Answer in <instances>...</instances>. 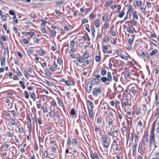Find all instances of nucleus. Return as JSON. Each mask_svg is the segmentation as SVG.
<instances>
[{"mask_svg":"<svg viewBox=\"0 0 159 159\" xmlns=\"http://www.w3.org/2000/svg\"><path fill=\"white\" fill-rule=\"evenodd\" d=\"M112 80V77L111 73L110 72H107V77H102L101 78V80L102 82L105 83L107 85H109V83L107 82H111Z\"/></svg>","mask_w":159,"mask_h":159,"instance_id":"1","label":"nucleus"},{"mask_svg":"<svg viewBox=\"0 0 159 159\" xmlns=\"http://www.w3.org/2000/svg\"><path fill=\"white\" fill-rule=\"evenodd\" d=\"M102 91V89L101 87L94 88L92 92V94L94 97H96L98 94L101 93Z\"/></svg>","mask_w":159,"mask_h":159,"instance_id":"2","label":"nucleus"},{"mask_svg":"<svg viewBox=\"0 0 159 159\" xmlns=\"http://www.w3.org/2000/svg\"><path fill=\"white\" fill-rule=\"evenodd\" d=\"M101 79L94 78L91 80L89 81V82L92 84V85L98 84L100 82Z\"/></svg>","mask_w":159,"mask_h":159,"instance_id":"3","label":"nucleus"},{"mask_svg":"<svg viewBox=\"0 0 159 159\" xmlns=\"http://www.w3.org/2000/svg\"><path fill=\"white\" fill-rule=\"evenodd\" d=\"M92 84L88 82L87 84L86 91L88 93H89L91 92L92 90Z\"/></svg>","mask_w":159,"mask_h":159,"instance_id":"4","label":"nucleus"},{"mask_svg":"<svg viewBox=\"0 0 159 159\" xmlns=\"http://www.w3.org/2000/svg\"><path fill=\"white\" fill-rule=\"evenodd\" d=\"M89 54L88 53H85L81 57V61H82V63L84 62L85 60L89 57Z\"/></svg>","mask_w":159,"mask_h":159,"instance_id":"5","label":"nucleus"},{"mask_svg":"<svg viewBox=\"0 0 159 159\" xmlns=\"http://www.w3.org/2000/svg\"><path fill=\"white\" fill-rule=\"evenodd\" d=\"M134 42V39H132L131 38H129V39L127 43V45L129 46V47L132 48V45Z\"/></svg>","mask_w":159,"mask_h":159,"instance_id":"6","label":"nucleus"},{"mask_svg":"<svg viewBox=\"0 0 159 159\" xmlns=\"http://www.w3.org/2000/svg\"><path fill=\"white\" fill-rule=\"evenodd\" d=\"M137 147V145L133 143V153H132V156L133 157L135 156L136 155V148Z\"/></svg>","mask_w":159,"mask_h":159,"instance_id":"7","label":"nucleus"},{"mask_svg":"<svg viewBox=\"0 0 159 159\" xmlns=\"http://www.w3.org/2000/svg\"><path fill=\"white\" fill-rule=\"evenodd\" d=\"M56 33V31L51 29L50 30L49 34L51 35V36H52L53 38L55 37Z\"/></svg>","mask_w":159,"mask_h":159,"instance_id":"8","label":"nucleus"},{"mask_svg":"<svg viewBox=\"0 0 159 159\" xmlns=\"http://www.w3.org/2000/svg\"><path fill=\"white\" fill-rule=\"evenodd\" d=\"M113 2V1L112 0H111L110 1H107L105 4L104 6L107 7H108L111 6Z\"/></svg>","mask_w":159,"mask_h":159,"instance_id":"9","label":"nucleus"},{"mask_svg":"<svg viewBox=\"0 0 159 159\" xmlns=\"http://www.w3.org/2000/svg\"><path fill=\"white\" fill-rule=\"evenodd\" d=\"M35 34V33L33 32L30 31L29 32H26L25 33V35L27 36L30 35L31 37L34 36Z\"/></svg>","mask_w":159,"mask_h":159,"instance_id":"10","label":"nucleus"},{"mask_svg":"<svg viewBox=\"0 0 159 159\" xmlns=\"http://www.w3.org/2000/svg\"><path fill=\"white\" fill-rule=\"evenodd\" d=\"M1 65L2 66H4L5 65V58L3 57H2L1 59Z\"/></svg>","mask_w":159,"mask_h":159,"instance_id":"11","label":"nucleus"},{"mask_svg":"<svg viewBox=\"0 0 159 159\" xmlns=\"http://www.w3.org/2000/svg\"><path fill=\"white\" fill-rule=\"evenodd\" d=\"M91 30L92 31V35L93 37L94 38L95 37V30H94V27L93 25H91Z\"/></svg>","mask_w":159,"mask_h":159,"instance_id":"12","label":"nucleus"},{"mask_svg":"<svg viewBox=\"0 0 159 159\" xmlns=\"http://www.w3.org/2000/svg\"><path fill=\"white\" fill-rule=\"evenodd\" d=\"M148 134L147 132H145L144 134L143 138L144 139L146 142L148 141Z\"/></svg>","mask_w":159,"mask_h":159,"instance_id":"13","label":"nucleus"},{"mask_svg":"<svg viewBox=\"0 0 159 159\" xmlns=\"http://www.w3.org/2000/svg\"><path fill=\"white\" fill-rule=\"evenodd\" d=\"M142 149V141H141L139 144V148L138 149V152L141 153Z\"/></svg>","mask_w":159,"mask_h":159,"instance_id":"14","label":"nucleus"},{"mask_svg":"<svg viewBox=\"0 0 159 159\" xmlns=\"http://www.w3.org/2000/svg\"><path fill=\"white\" fill-rule=\"evenodd\" d=\"M108 15H106V16H105V15H104L102 17V20L103 22H107L108 20Z\"/></svg>","mask_w":159,"mask_h":159,"instance_id":"15","label":"nucleus"},{"mask_svg":"<svg viewBox=\"0 0 159 159\" xmlns=\"http://www.w3.org/2000/svg\"><path fill=\"white\" fill-rule=\"evenodd\" d=\"M55 113L54 111L53 110H50L49 112V116L50 117L52 118H53L54 116Z\"/></svg>","mask_w":159,"mask_h":159,"instance_id":"16","label":"nucleus"},{"mask_svg":"<svg viewBox=\"0 0 159 159\" xmlns=\"http://www.w3.org/2000/svg\"><path fill=\"white\" fill-rule=\"evenodd\" d=\"M89 111V115L90 118H91L92 117L93 110V109L89 108L88 110Z\"/></svg>","mask_w":159,"mask_h":159,"instance_id":"17","label":"nucleus"},{"mask_svg":"<svg viewBox=\"0 0 159 159\" xmlns=\"http://www.w3.org/2000/svg\"><path fill=\"white\" fill-rule=\"evenodd\" d=\"M107 136L106 134L103 135L102 137V142L107 141Z\"/></svg>","mask_w":159,"mask_h":159,"instance_id":"18","label":"nucleus"},{"mask_svg":"<svg viewBox=\"0 0 159 159\" xmlns=\"http://www.w3.org/2000/svg\"><path fill=\"white\" fill-rule=\"evenodd\" d=\"M157 49H154L152 51V52L150 53V55L152 56L153 55L156 54L157 52Z\"/></svg>","mask_w":159,"mask_h":159,"instance_id":"19","label":"nucleus"},{"mask_svg":"<svg viewBox=\"0 0 159 159\" xmlns=\"http://www.w3.org/2000/svg\"><path fill=\"white\" fill-rule=\"evenodd\" d=\"M155 140H150V147L153 146H155Z\"/></svg>","mask_w":159,"mask_h":159,"instance_id":"20","label":"nucleus"},{"mask_svg":"<svg viewBox=\"0 0 159 159\" xmlns=\"http://www.w3.org/2000/svg\"><path fill=\"white\" fill-rule=\"evenodd\" d=\"M87 102L89 104L91 107L90 108L93 109L94 108L93 104L90 100H88L87 101Z\"/></svg>","mask_w":159,"mask_h":159,"instance_id":"21","label":"nucleus"},{"mask_svg":"<svg viewBox=\"0 0 159 159\" xmlns=\"http://www.w3.org/2000/svg\"><path fill=\"white\" fill-rule=\"evenodd\" d=\"M31 97L33 99L34 101H35L36 99V96L34 93H32L31 94Z\"/></svg>","mask_w":159,"mask_h":159,"instance_id":"22","label":"nucleus"},{"mask_svg":"<svg viewBox=\"0 0 159 159\" xmlns=\"http://www.w3.org/2000/svg\"><path fill=\"white\" fill-rule=\"evenodd\" d=\"M101 74L102 76L105 75L107 73V71L105 69H102L101 70Z\"/></svg>","mask_w":159,"mask_h":159,"instance_id":"23","label":"nucleus"},{"mask_svg":"<svg viewBox=\"0 0 159 159\" xmlns=\"http://www.w3.org/2000/svg\"><path fill=\"white\" fill-rule=\"evenodd\" d=\"M12 20L15 24H17L18 23V21L17 19V18L16 16H15L13 18Z\"/></svg>","mask_w":159,"mask_h":159,"instance_id":"24","label":"nucleus"},{"mask_svg":"<svg viewBox=\"0 0 159 159\" xmlns=\"http://www.w3.org/2000/svg\"><path fill=\"white\" fill-rule=\"evenodd\" d=\"M102 144L103 145L104 147H105L106 148H108L109 146V143L108 142L106 141L102 143Z\"/></svg>","mask_w":159,"mask_h":159,"instance_id":"25","label":"nucleus"},{"mask_svg":"<svg viewBox=\"0 0 159 159\" xmlns=\"http://www.w3.org/2000/svg\"><path fill=\"white\" fill-rule=\"evenodd\" d=\"M130 72L129 70H127L125 71L124 75V76L125 78H127L129 75Z\"/></svg>","mask_w":159,"mask_h":159,"instance_id":"26","label":"nucleus"},{"mask_svg":"<svg viewBox=\"0 0 159 159\" xmlns=\"http://www.w3.org/2000/svg\"><path fill=\"white\" fill-rule=\"evenodd\" d=\"M100 22L98 20H96L95 22V25L97 28L99 27L100 26Z\"/></svg>","mask_w":159,"mask_h":159,"instance_id":"27","label":"nucleus"},{"mask_svg":"<svg viewBox=\"0 0 159 159\" xmlns=\"http://www.w3.org/2000/svg\"><path fill=\"white\" fill-rule=\"evenodd\" d=\"M151 134L150 135V140H155L154 139V132H151Z\"/></svg>","mask_w":159,"mask_h":159,"instance_id":"28","label":"nucleus"},{"mask_svg":"<svg viewBox=\"0 0 159 159\" xmlns=\"http://www.w3.org/2000/svg\"><path fill=\"white\" fill-rule=\"evenodd\" d=\"M24 95L25 97L26 98L28 99L29 97V95L28 92L26 91H24Z\"/></svg>","mask_w":159,"mask_h":159,"instance_id":"29","label":"nucleus"},{"mask_svg":"<svg viewBox=\"0 0 159 159\" xmlns=\"http://www.w3.org/2000/svg\"><path fill=\"white\" fill-rule=\"evenodd\" d=\"M93 77H95L96 78L98 79L99 78L101 77V76L99 74L96 72L94 74Z\"/></svg>","mask_w":159,"mask_h":159,"instance_id":"30","label":"nucleus"},{"mask_svg":"<svg viewBox=\"0 0 159 159\" xmlns=\"http://www.w3.org/2000/svg\"><path fill=\"white\" fill-rule=\"evenodd\" d=\"M19 84L22 87L23 89H24L25 88V86L24 83L22 81H19Z\"/></svg>","mask_w":159,"mask_h":159,"instance_id":"31","label":"nucleus"},{"mask_svg":"<svg viewBox=\"0 0 159 159\" xmlns=\"http://www.w3.org/2000/svg\"><path fill=\"white\" fill-rule=\"evenodd\" d=\"M126 30L130 34H132L133 33V30H131L129 27H127Z\"/></svg>","mask_w":159,"mask_h":159,"instance_id":"32","label":"nucleus"},{"mask_svg":"<svg viewBox=\"0 0 159 159\" xmlns=\"http://www.w3.org/2000/svg\"><path fill=\"white\" fill-rule=\"evenodd\" d=\"M130 23L132 26H135L136 25V22L134 21V19H133V20L130 21Z\"/></svg>","mask_w":159,"mask_h":159,"instance_id":"33","label":"nucleus"},{"mask_svg":"<svg viewBox=\"0 0 159 159\" xmlns=\"http://www.w3.org/2000/svg\"><path fill=\"white\" fill-rule=\"evenodd\" d=\"M47 22L46 21L43 20V22L41 24V26L42 28H44L45 26V24L47 23Z\"/></svg>","mask_w":159,"mask_h":159,"instance_id":"34","label":"nucleus"},{"mask_svg":"<svg viewBox=\"0 0 159 159\" xmlns=\"http://www.w3.org/2000/svg\"><path fill=\"white\" fill-rule=\"evenodd\" d=\"M72 143L74 145H76L77 143V141L75 139H73L72 141Z\"/></svg>","mask_w":159,"mask_h":159,"instance_id":"35","label":"nucleus"},{"mask_svg":"<svg viewBox=\"0 0 159 159\" xmlns=\"http://www.w3.org/2000/svg\"><path fill=\"white\" fill-rule=\"evenodd\" d=\"M37 52L41 56H43L44 55V52L43 51H41L40 50H39Z\"/></svg>","mask_w":159,"mask_h":159,"instance_id":"36","label":"nucleus"},{"mask_svg":"<svg viewBox=\"0 0 159 159\" xmlns=\"http://www.w3.org/2000/svg\"><path fill=\"white\" fill-rule=\"evenodd\" d=\"M88 22V20L86 19H83L82 20V24H84L87 23Z\"/></svg>","mask_w":159,"mask_h":159,"instance_id":"37","label":"nucleus"},{"mask_svg":"<svg viewBox=\"0 0 159 159\" xmlns=\"http://www.w3.org/2000/svg\"><path fill=\"white\" fill-rule=\"evenodd\" d=\"M116 53L118 56L121 55H122V50H116Z\"/></svg>","mask_w":159,"mask_h":159,"instance_id":"38","label":"nucleus"},{"mask_svg":"<svg viewBox=\"0 0 159 159\" xmlns=\"http://www.w3.org/2000/svg\"><path fill=\"white\" fill-rule=\"evenodd\" d=\"M44 136H43V138L41 136H39L38 137L39 140V143L43 142L44 140Z\"/></svg>","mask_w":159,"mask_h":159,"instance_id":"39","label":"nucleus"},{"mask_svg":"<svg viewBox=\"0 0 159 159\" xmlns=\"http://www.w3.org/2000/svg\"><path fill=\"white\" fill-rule=\"evenodd\" d=\"M82 38L83 39H85L87 41H89L90 40V39L89 37V36L88 35L87 36H85V35H84L82 37Z\"/></svg>","mask_w":159,"mask_h":159,"instance_id":"40","label":"nucleus"},{"mask_svg":"<svg viewBox=\"0 0 159 159\" xmlns=\"http://www.w3.org/2000/svg\"><path fill=\"white\" fill-rule=\"evenodd\" d=\"M75 45V42L73 40H71L70 42V46L71 47H73Z\"/></svg>","mask_w":159,"mask_h":159,"instance_id":"41","label":"nucleus"},{"mask_svg":"<svg viewBox=\"0 0 159 159\" xmlns=\"http://www.w3.org/2000/svg\"><path fill=\"white\" fill-rule=\"evenodd\" d=\"M101 59L100 56H96L95 57V60L97 62H99Z\"/></svg>","mask_w":159,"mask_h":159,"instance_id":"42","label":"nucleus"},{"mask_svg":"<svg viewBox=\"0 0 159 159\" xmlns=\"http://www.w3.org/2000/svg\"><path fill=\"white\" fill-rule=\"evenodd\" d=\"M75 109L74 108H73L71 109V111L70 112V114L72 115H75Z\"/></svg>","mask_w":159,"mask_h":159,"instance_id":"43","label":"nucleus"},{"mask_svg":"<svg viewBox=\"0 0 159 159\" xmlns=\"http://www.w3.org/2000/svg\"><path fill=\"white\" fill-rule=\"evenodd\" d=\"M125 12L124 11H122L119 14V16L120 18H122L125 14Z\"/></svg>","mask_w":159,"mask_h":159,"instance_id":"44","label":"nucleus"},{"mask_svg":"<svg viewBox=\"0 0 159 159\" xmlns=\"http://www.w3.org/2000/svg\"><path fill=\"white\" fill-rule=\"evenodd\" d=\"M77 60L80 63H82V61H81V57H76Z\"/></svg>","mask_w":159,"mask_h":159,"instance_id":"45","label":"nucleus"},{"mask_svg":"<svg viewBox=\"0 0 159 159\" xmlns=\"http://www.w3.org/2000/svg\"><path fill=\"white\" fill-rule=\"evenodd\" d=\"M1 40L4 41H6L7 40V38L6 37L5 35L1 36Z\"/></svg>","mask_w":159,"mask_h":159,"instance_id":"46","label":"nucleus"},{"mask_svg":"<svg viewBox=\"0 0 159 159\" xmlns=\"http://www.w3.org/2000/svg\"><path fill=\"white\" fill-rule=\"evenodd\" d=\"M130 135V137L129 138V140L130 141L132 142L133 141V134L132 133H130L129 136Z\"/></svg>","mask_w":159,"mask_h":159,"instance_id":"47","label":"nucleus"},{"mask_svg":"<svg viewBox=\"0 0 159 159\" xmlns=\"http://www.w3.org/2000/svg\"><path fill=\"white\" fill-rule=\"evenodd\" d=\"M22 40L25 44H28L29 43V41L26 39H22Z\"/></svg>","mask_w":159,"mask_h":159,"instance_id":"48","label":"nucleus"},{"mask_svg":"<svg viewBox=\"0 0 159 159\" xmlns=\"http://www.w3.org/2000/svg\"><path fill=\"white\" fill-rule=\"evenodd\" d=\"M65 84L68 86H70L71 84V82L69 80H67L65 81Z\"/></svg>","mask_w":159,"mask_h":159,"instance_id":"49","label":"nucleus"},{"mask_svg":"<svg viewBox=\"0 0 159 159\" xmlns=\"http://www.w3.org/2000/svg\"><path fill=\"white\" fill-rule=\"evenodd\" d=\"M113 80L115 81L116 82H117L118 81V79L117 75H114L113 76Z\"/></svg>","mask_w":159,"mask_h":159,"instance_id":"50","label":"nucleus"},{"mask_svg":"<svg viewBox=\"0 0 159 159\" xmlns=\"http://www.w3.org/2000/svg\"><path fill=\"white\" fill-rule=\"evenodd\" d=\"M1 18L4 21H6L7 19V17L5 15H2L1 16Z\"/></svg>","mask_w":159,"mask_h":159,"instance_id":"51","label":"nucleus"},{"mask_svg":"<svg viewBox=\"0 0 159 159\" xmlns=\"http://www.w3.org/2000/svg\"><path fill=\"white\" fill-rule=\"evenodd\" d=\"M57 62L58 64H59L60 65L61 64V59L59 57H58L57 59Z\"/></svg>","mask_w":159,"mask_h":159,"instance_id":"52","label":"nucleus"},{"mask_svg":"<svg viewBox=\"0 0 159 159\" xmlns=\"http://www.w3.org/2000/svg\"><path fill=\"white\" fill-rule=\"evenodd\" d=\"M141 2L139 1L136 2V5L138 7H140L141 5Z\"/></svg>","mask_w":159,"mask_h":159,"instance_id":"53","label":"nucleus"},{"mask_svg":"<svg viewBox=\"0 0 159 159\" xmlns=\"http://www.w3.org/2000/svg\"><path fill=\"white\" fill-rule=\"evenodd\" d=\"M9 13L10 15H11L16 16L15 13L12 10H10L9 11Z\"/></svg>","mask_w":159,"mask_h":159,"instance_id":"54","label":"nucleus"},{"mask_svg":"<svg viewBox=\"0 0 159 159\" xmlns=\"http://www.w3.org/2000/svg\"><path fill=\"white\" fill-rule=\"evenodd\" d=\"M108 47L107 45H105L104 46H103L102 48V51L104 50H107L108 49Z\"/></svg>","mask_w":159,"mask_h":159,"instance_id":"55","label":"nucleus"},{"mask_svg":"<svg viewBox=\"0 0 159 159\" xmlns=\"http://www.w3.org/2000/svg\"><path fill=\"white\" fill-rule=\"evenodd\" d=\"M155 122H154L152 125V130L151 132H154V130H155Z\"/></svg>","mask_w":159,"mask_h":159,"instance_id":"56","label":"nucleus"},{"mask_svg":"<svg viewBox=\"0 0 159 159\" xmlns=\"http://www.w3.org/2000/svg\"><path fill=\"white\" fill-rule=\"evenodd\" d=\"M41 31L44 34H48V33L46 32V30L45 28H43L41 30Z\"/></svg>","mask_w":159,"mask_h":159,"instance_id":"57","label":"nucleus"},{"mask_svg":"<svg viewBox=\"0 0 159 159\" xmlns=\"http://www.w3.org/2000/svg\"><path fill=\"white\" fill-rule=\"evenodd\" d=\"M55 12L56 14L59 16H60L62 14V13L60 12L58 10H56Z\"/></svg>","mask_w":159,"mask_h":159,"instance_id":"58","label":"nucleus"},{"mask_svg":"<svg viewBox=\"0 0 159 159\" xmlns=\"http://www.w3.org/2000/svg\"><path fill=\"white\" fill-rule=\"evenodd\" d=\"M26 69H27V70L30 72V73H31L32 72V70L31 68H30L29 67H27L26 68Z\"/></svg>","mask_w":159,"mask_h":159,"instance_id":"59","label":"nucleus"},{"mask_svg":"<svg viewBox=\"0 0 159 159\" xmlns=\"http://www.w3.org/2000/svg\"><path fill=\"white\" fill-rule=\"evenodd\" d=\"M15 121L13 119H11V125H15Z\"/></svg>","mask_w":159,"mask_h":159,"instance_id":"60","label":"nucleus"},{"mask_svg":"<svg viewBox=\"0 0 159 159\" xmlns=\"http://www.w3.org/2000/svg\"><path fill=\"white\" fill-rule=\"evenodd\" d=\"M104 40L105 42H110V38L108 37H105Z\"/></svg>","mask_w":159,"mask_h":159,"instance_id":"61","label":"nucleus"},{"mask_svg":"<svg viewBox=\"0 0 159 159\" xmlns=\"http://www.w3.org/2000/svg\"><path fill=\"white\" fill-rule=\"evenodd\" d=\"M44 155L45 156V157L46 158H48V153L47 151H45L44 152Z\"/></svg>","mask_w":159,"mask_h":159,"instance_id":"62","label":"nucleus"},{"mask_svg":"<svg viewBox=\"0 0 159 159\" xmlns=\"http://www.w3.org/2000/svg\"><path fill=\"white\" fill-rule=\"evenodd\" d=\"M6 52H7V53L9 52V50L7 48H4V51L3 52V54H6Z\"/></svg>","mask_w":159,"mask_h":159,"instance_id":"63","label":"nucleus"},{"mask_svg":"<svg viewBox=\"0 0 159 159\" xmlns=\"http://www.w3.org/2000/svg\"><path fill=\"white\" fill-rule=\"evenodd\" d=\"M51 102L53 107H55L56 106V102L53 99V100Z\"/></svg>","mask_w":159,"mask_h":159,"instance_id":"64","label":"nucleus"}]
</instances>
